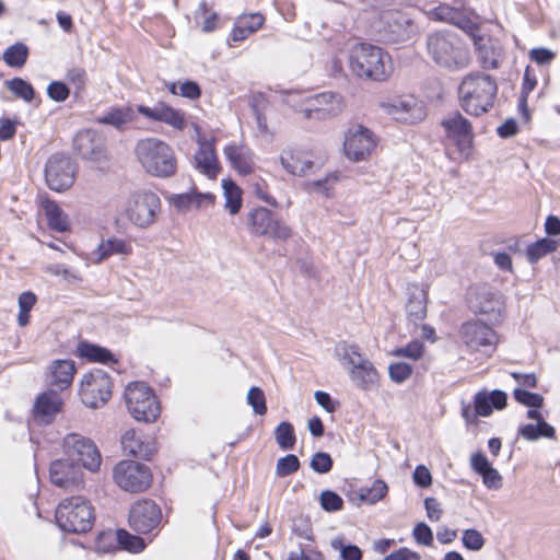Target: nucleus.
<instances>
[{
    "mask_svg": "<svg viewBox=\"0 0 560 560\" xmlns=\"http://www.w3.org/2000/svg\"><path fill=\"white\" fill-rule=\"evenodd\" d=\"M161 211L159 196L147 189L133 191L125 201L121 213L138 229L152 226Z\"/></svg>",
    "mask_w": 560,
    "mask_h": 560,
    "instance_id": "nucleus-7",
    "label": "nucleus"
},
{
    "mask_svg": "<svg viewBox=\"0 0 560 560\" xmlns=\"http://www.w3.org/2000/svg\"><path fill=\"white\" fill-rule=\"evenodd\" d=\"M113 479L124 491L139 493L152 482V475L145 465L133 460H120L113 468Z\"/></svg>",
    "mask_w": 560,
    "mask_h": 560,
    "instance_id": "nucleus-10",
    "label": "nucleus"
},
{
    "mask_svg": "<svg viewBox=\"0 0 560 560\" xmlns=\"http://www.w3.org/2000/svg\"><path fill=\"white\" fill-rule=\"evenodd\" d=\"M427 51L434 63L450 71L469 67L471 56L467 46L452 32H435L428 36Z\"/></svg>",
    "mask_w": 560,
    "mask_h": 560,
    "instance_id": "nucleus-1",
    "label": "nucleus"
},
{
    "mask_svg": "<svg viewBox=\"0 0 560 560\" xmlns=\"http://www.w3.org/2000/svg\"><path fill=\"white\" fill-rule=\"evenodd\" d=\"M412 536L418 545L431 546L433 542V533L425 523H418L412 530Z\"/></svg>",
    "mask_w": 560,
    "mask_h": 560,
    "instance_id": "nucleus-61",
    "label": "nucleus"
},
{
    "mask_svg": "<svg viewBox=\"0 0 560 560\" xmlns=\"http://www.w3.org/2000/svg\"><path fill=\"white\" fill-rule=\"evenodd\" d=\"M51 482L66 490H77L83 486V471L79 464L70 459H57L50 464Z\"/></svg>",
    "mask_w": 560,
    "mask_h": 560,
    "instance_id": "nucleus-19",
    "label": "nucleus"
},
{
    "mask_svg": "<svg viewBox=\"0 0 560 560\" xmlns=\"http://www.w3.org/2000/svg\"><path fill=\"white\" fill-rule=\"evenodd\" d=\"M122 450L135 457L150 459L155 453V444L152 441H144L132 429L127 430L121 436Z\"/></svg>",
    "mask_w": 560,
    "mask_h": 560,
    "instance_id": "nucleus-32",
    "label": "nucleus"
},
{
    "mask_svg": "<svg viewBox=\"0 0 560 560\" xmlns=\"http://www.w3.org/2000/svg\"><path fill=\"white\" fill-rule=\"evenodd\" d=\"M197 12L205 15L201 23V31L203 33L213 32L218 27V14L214 12L209 13L206 2L199 4Z\"/></svg>",
    "mask_w": 560,
    "mask_h": 560,
    "instance_id": "nucleus-62",
    "label": "nucleus"
},
{
    "mask_svg": "<svg viewBox=\"0 0 560 560\" xmlns=\"http://www.w3.org/2000/svg\"><path fill=\"white\" fill-rule=\"evenodd\" d=\"M381 107L394 119L406 124L421 121L427 115L424 104L413 95H401L383 102Z\"/></svg>",
    "mask_w": 560,
    "mask_h": 560,
    "instance_id": "nucleus-16",
    "label": "nucleus"
},
{
    "mask_svg": "<svg viewBox=\"0 0 560 560\" xmlns=\"http://www.w3.org/2000/svg\"><path fill=\"white\" fill-rule=\"evenodd\" d=\"M138 112L151 120L164 122L179 131L187 126L185 113L163 102L156 103L152 107L139 105Z\"/></svg>",
    "mask_w": 560,
    "mask_h": 560,
    "instance_id": "nucleus-22",
    "label": "nucleus"
},
{
    "mask_svg": "<svg viewBox=\"0 0 560 560\" xmlns=\"http://www.w3.org/2000/svg\"><path fill=\"white\" fill-rule=\"evenodd\" d=\"M28 49L24 44L18 43L5 49L3 61L10 67H22L25 65Z\"/></svg>",
    "mask_w": 560,
    "mask_h": 560,
    "instance_id": "nucleus-43",
    "label": "nucleus"
},
{
    "mask_svg": "<svg viewBox=\"0 0 560 560\" xmlns=\"http://www.w3.org/2000/svg\"><path fill=\"white\" fill-rule=\"evenodd\" d=\"M428 290L424 287L413 284L408 289L407 316L410 322L421 323L427 316Z\"/></svg>",
    "mask_w": 560,
    "mask_h": 560,
    "instance_id": "nucleus-28",
    "label": "nucleus"
},
{
    "mask_svg": "<svg viewBox=\"0 0 560 560\" xmlns=\"http://www.w3.org/2000/svg\"><path fill=\"white\" fill-rule=\"evenodd\" d=\"M350 380L361 389L370 390L378 382V373L373 363L364 359L360 364L349 370Z\"/></svg>",
    "mask_w": 560,
    "mask_h": 560,
    "instance_id": "nucleus-34",
    "label": "nucleus"
},
{
    "mask_svg": "<svg viewBox=\"0 0 560 560\" xmlns=\"http://www.w3.org/2000/svg\"><path fill=\"white\" fill-rule=\"evenodd\" d=\"M458 337L469 351H493L499 343L497 332L479 319L464 322L458 329Z\"/></svg>",
    "mask_w": 560,
    "mask_h": 560,
    "instance_id": "nucleus-13",
    "label": "nucleus"
},
{
    "mask_svg": "<svg viewBox=\"0 0 560 560\" xmlns=\"http://www.w3.org/2000/svg\"><path fill=\"white\" fill-rule=\"evenodd\" d=\"M62 399L55 390H47L38 396L34 406V416L42 423H50L60 411Z\"/></svg>",
    "mask_w": 560,
    "mask_h": 560,
    "instance_id": "nucleus-27",
    "label": "nucleus"
},
{
    "mask_svg": "<svg viewBox=\"0 0 560 560\" xmlns=\"http://www.w3.org/2000/svg\"><path fill=\"white\" fill-rule=\"evenodd\" d=\"M74 373V361L68 359L55 360L48 368L47 382L52 386L65 389L72 384Z\"/></svg>",
    "mask_w": 560,
    "mask_h": 560,
    "instance_id": "nucleus-30",
    "label": "nucleus"
},
{
    "mask_svg": "<svg viewBox=\"0 0 560 560\" xmlns=\"http://www.w3.org/2000/svg\"><path fill=\"white\" fill-rule=\"evenodd\" d=\"M224 154L231 166L240 174L247 175L254 170V154L245 145L230 144L224 148Z\"/></svg>",
    "mask_w": 560,
    "mask_h": 560,
    "instance_id": "nucleus-31",
    "label": "nucleus"
},
{
    "mask_svg": "<svg viewBox=\"0 0 560 560\" xmlns=\"http://www.w3.org/2000/svg\"><path fill=\"white\" fill-rule=\"evenodd\" d=\"M382 38L390 43H402L410 38L412 24L405 15L395 12L385 15Z\"/></svg>",
    "mask_w": 560,
    "mask_h": 560,
    "instance_id": "nucleus-25",
    "label": "nucleus"
},
{
    "mask_svg": "<svg viewBox=\"0 0 560 560\" xmlns=\"http://www.w3.org/2000/svg\"><path fill=\"white\" fill-rule=\"evenodd\" d=\"M482 482L488 489L498 490L502 487V476L492 466L486 470L482 475Z\"/></svg>",
    "mask_w": 560,
    "mask_h": 560,
    "instance_id": "nucleus-64",
    "label": "nucleus"
},
{
    "mask_svg": "<svg viewBox=\"0 0 560 560\" xmlns=\"http://www.w3.org/2000/svg\"><path fill=\"white\" fill-rule=\"evenodd\" d=\"M133 118V113L129 107L116 108L107 113L100 119L101 122L112 125L116 128H121Z\"/></svg>",
    "mask_w": 560,
    "mask_h": 560,
    "instance_id": "nucleus-46",
    "label": "nucleus"
},
{
    "mask_svg": "<svg viewBox=\"0 0 560 560\" xmlns=\"http://www.w3.org/2000/svg\"><path fill=\"white\" fill-rule=\"evenodd\" d=\"M474 44L479 51V62L485 69H497L499 61L493 48L483 43L481 37L474 36Z\"/></svg>",
    "mask_w": 560,
    "mask_h": 560,
    "instance_id": "nucleus-42",
    "label": "nucleus"
},
{
    "mask_svg": "<svg viewBox=\"0 0 560 560\" xmlns=\"http://www.w3.org/2000/svg\"><path fill=\"white\" fill-rule=\"evenodd\" d=\"M247 404L253 408L255 415L264 416L267 412L266 396L260 387L253 386L246 395Z\"/></svg>",
    "mask_w": 560,
    "mask_h": 560,
    "instance_id": "nucleus-47",
    "label": "nucleus"
},
{
    "mask_svg": "<svg viewBox=\"0 0 560 560\" xmlns=\"http://www.w3.org/2000/svg\"><path fill=\"white\" fill-rule=\"evenodd\" d=\"M300 468V460L299 458L293 454H288L283 457H280L277 460L276 465V475L278 477H287L295 471H298Z\"/></svg>",
    "mask_w": 560,
    "mask_h": 560,
    "instance_id": "nucleus-51",
    "label": "nucleus"
},
{
    "mask_svg": "<svg viewBox=\"0 0 560 560\" xmlns=\"http://www.w3.org/2000/svg\"><path fill=\"white\" fill-rule=\"evenodd\" d=\"M75 175L77 166L69 156L54 154L46 162L45 180L54 191L68 190L74 184Z\"/></svg>",
    "mask_w": 560,
    "mask_h": 560,
    "instance_id": "nucleus-14",
    "label": "nucleus"
},
{
    "mask_svg": "<svg viewBox=\"0 0 560 560\" xmlns=\"http://www.w3.org/2000/svg\"><path fill=\"white\" fill-rule=\"evenodd\" d=\"M116 540L124 549L130 552H140L145 548V544L142 538L133 536L126 530L117 532Z\"/></svg>",
    "mask_w": 560,
    "mask_h": 560,
    "instance_id": "nucleus-50",
    "label": "nucleus"
},
{
    "mask_svg": "<svg viewBox=\"0 0 560 560\" xmlns=\"http://www.w3.org/2000/svg\"><path fill=\"white\" fill-rule=\"evenodd\" d=\"M555 433V428L546 421L537 422V424H524L518 429V435L527 441H535L541 436L552 439Z\"/></svg>",
    "mask_w": 560,
    "mask_h": 560,
    "instance_id": "nucleus-39",
    "label": "nucleus"
},
{
    "mask_svg": "<svg viewBox=\"0 0 560 560\" xmlns=\"http://www.w3.org/2000/svg\"><path fill=\"white\" fill-rule=\"evenodd\" d=\"M167 200L178 212H188L212 206L215 196L192 189L190 192L171 195Z\"/></svg>",
    "mask_w": 560,
    "mask_h": 560,
    "instance_id": "nucleus-26",
    "label": "nucleus"
},
{
    "mask_svg": "<svg viewBox=\"0 0 560 560\" xmlns=\"http://www.w3.org/2000/svg\"><path fill=\"white\" fill-rule=\"evenodd\" d=\"M276 442L282 450H292L296 442L294 428L290 422L283 421L275 430Z\"/></svg>",
    "mask_w": 560,
    "mask_h": 560,
    "instance_id": "nucleus-41",
    "label": "nucleus"
},
{
    "mask_svg": "<svg viewBox=\"0 0 560 560\" xmlns=\"http://www.w3.org/2000/svg\"><path fill=\"white\" fill-rule=\"evenodd\" d=\"M376 147L377 137L363 125H353L345 133L343 152L350 161H366Z\"/></svg>",
    "mask_w": 560,
    "mask_h": 560,
    "instance_id": "nucleus-12",
    "label": "nucleus"
},
{
    "mask_svg": "<svg viewBox=\"0 0 560 560\" xmlns=\"http://www.w3.org/2000/svg\"><path fill=\"white\" fill-rule=\"evenodd\" d=\"M37 301L36 295L31 291H25L20 294L18 303H19V315H18V324L21 327H24L30 322V311L33 308Z\"/></svg>",
    "mask_w": 560,
    "mask_h": 560,
    "instance_id": "nucleus-45",
    "label": "nucleus"
},
{
    "mask_svg": "<svg viewBox=\"0 0 560 560\" xmlns=\"http://www.w3.org/2000/svg\"><path fill=\"white\" fill-rule=\"evenodd\" d=\"M195 161L197 168L208 176L209 178H215L220 165L215 155L214 145L211 141L202 140L199 142V149L195 154Z\"/></svg>",
    "mask_w": 560,
    "mask_h": 560,
    "instance_id": "nucleus-33",
    "label": "nucleus"
},
{
    "mask_svg": "<svg viewBox=\"0 0 560 560\" xmlns=\"http://www.w3.org/2000/svg\"><path fill=\"white\" fill-rule=\"evenodd\" d=\"M319 503L323 510L327 512L340 511L343 506L342 498L330 490H325L319 495Z\"/></svg>",
    "mask_w": 560,
    "mask_h": 560,
    "instance_id": "nucleus-53",
    "label": "nucleus"
},
{
    "mask_svg": "<svg viewBox=\"0 0 560 560\" xmlns=\"http://www.w3.org/2000/svg\"><path fill=\"white\" fill-rule=\"evenodd\" d=\"M94 520L92 504L80 495L65 499L56 510V522L65 532L86 533L92 528Z\"/></svg>",
    "mask_w": 560,
    "mask_h": 560,
    "instance_id": "nucleus-6",
    "label": "nucleus"
},
{
    "mask_svg": "<svg viewBox=\"0 0 560 560\" xmlns=\"http://www.w3.org/2000/svg\"><path fill=\"white\" fill-rule=\"evenodd\" d=\"M66 79L74 86L75 94H78L85 89L88 74L85 69L81 67H72L67 71Z\"/></svg>",
    "mask_w": 560,
    "mask_h": 560,
    "instance_id": "nucleus-56",
    "label": "nucleus"
},
{
    "mask_svg": "<svg viewBox=\"0 0 560 560\" xmlns=\"http://www.w3.org/2000/svg\"><path fill=\"white\" fill-rule=\"evenodd\" d=\"M77 353L79 357L86 359L90 362L103 364L117 363V359L108 349L88 341L79 342Z\"/></svg>",
    "mask_w": 560,
    "mask_h": 560,
    "instance_id": "nucleus-36",
    "label": "nucleus"
},
{
    "mask_svg": "<svg viewBox=\"0 0 560 560\" xmlns=\"http://www.w3.org/2000/svg\"><path fill=\"white\" fill-rule=\"evenodd\" d=\"M113 383L109 375L94 369L85 373L81 381V399L90 408L96 409L104 406L112 396Z\"/></svg>",
    "mask_w": 560,
    "mask_h": 560,
    "instance_id": "nucleus-11",
    "label": "nucleus"
},
{
    "mask_svg": "<svg viewBox=\"0 0 560 560\" xmlns=\"http://www.w3.org/2000/svg\"><path fill=\"white\" fill-rule=\"evenodd\" d=\"M223 196L225 199L224 207L230 214H236L242 208V190L231 179L222 180Z\"/></svg>",
    "mask_w": 560,
    "mask_h": 560,
    "instance_id": "nucleus-37",
    "label": "nucleus"
},
{
    "mask_svg": "<svg viewBox=\"0 0 560 560\" xmlns=\"http://www.w3.org/2000/svg\"><path fill=\"white\" fill-rule=\"evenodd\" d=\"M389 377L395 383H404L412 374V366L408 363H392L388 368Z\"/></svg>",
    "mask_w": 560,
    "mask_h": 560,
    "instance_id": "nucleus-57",
    "label": "nucleus"
},
{
    "mask_svg": "<svg viewBox=\"0 0 560 560\" xmlns=\"http://www.w3.org/2000/svg\"><path fill=\"white\" fill-rule=\"evenodd\" d=\"M431 20L445 22L457 26L466 33L472 34L477 30V24L471 21L464 10L442 3L429 11Z\"/></svg>",
    "mask_w": 560,
    "mask_h": 560,
    "instance_id": "nucleus-24",
    "label": "nucleus"
},
{
    "mask_svg": "<svg viewBox=\"0 0 560 560\" xmlns=\"http://www.w3.org/2000/svg\"><path fill=\"white\" fill-rule=\"evenodd\" d=\"M250 234L264 236L275 242L287 241L292 236V229L276 213L265 207L250 209L244 219Z\"/></svg>",
    "mask_w": 560,
    "mask_h": 560,
    "instance_id": "nucleus-8",
    "label": "nucleus"
},
{
    "mask_svg": "<svg viewBox=\"0 0 560 560\" xmlns=\"http://www.w3.org/2000/svg\"><path fill=\"white\" fill-rule=\"evenodd\" d=\"M462 541L465 548L472 551L481 550L486 542L481 533L474 528L463 532Z\"/></svg>",
    "mask_w": 560,
    "mask_h": 560,
    "instance_id": "nucleus-55",
    "label": "nucleus"
},
{
    "mask_svg": "<svg viewBox=\"0 0 560 560\" xmlns=\"http://www.w3.org/2000/svg\"><path fill=\"white\" fill-rule=\"evenodd\" d=\"M392 354L395 357H406L412 360H418L423 354V345L418 340H412L407 346L395 349Z\"/></svg>",
    "mask_w": 560,
    "mask_h": 560,
    "instance_id": "nucleus-58",
    "label": "nucleus"
},
{
    "mask_svg": "<svg viewBox=\"0 0 560 560\" xmlns=\"http://www.w3.org/2000/svg\"><path fill=\"white\" fill-rule=\"evenodd\" d=\"M470 307L479 314H499L502 310L501 296L487 288L478 289L469 299Z\"/></svg>",
    "mask_w": 560,
    "mask_h": 560,
    "instance_id": "nucleus-29",
    "label": "nucleus"
},
{
    "mask_svg": "<svg viewBox=\"0 0 560 560\" xmlns=\"http://www.w3.org/2000/svg\"><path fill=\"white\" fill-rule=\"evenodd\" d=\"M125 400L137 421L152 422L160 415V405L153 390L143 382H132L125 389Z\"/></svg>",
    "mask_w": 560,
    "mask_h": 560,
    "instance_id": "nucleus-9",
    "label": "nucleus"
},
{
    "mask_svg": "<svg viewBox=\"0 0 560 560\" xmlns=\"http://www.w3.org/2000/svg\"><path fill=\"white\" fill-rule=\"evenodd\" d=\"M349 68L355 77L374 81L386 80L394 70L390 56L381 47L366 43L351 48Z\"/></svg>",
    "mask_w": 560,
    "mask_h": 560,
    "instance_id": "nucleus-3",
    "label": "nucleus"
},
{
    "mask_svg": "<svg viewBox=\"0 0 560 560\" xmlns=\"http://www.w3.org/2000/svg\"><path fill=\"white\" fill-rule=\"evenodd\" d=\"M279 160L282 168L294 176H306L314 168L312 154L298 147L282 149Z\"/></svg>",
    "mask_w": 560,
    "mask_h": 560,
    "instance_id": "nucleus-21",
    "label": "nucleus"
},
{
    "mask_svg": "<svg viewBox=\"0 0 560 560\" xmlns=\"http://www.w3.org/2000/svg\"><path fill=\"white\" fill-rule=\"evenodd\" d=\"M162 512L159 505L150 500L136 502L129 512V525L139 534H148L161 523Z\"/></svg>",
    "mask_w": 560,
    "mask_h": 560,
    "instance_id": "nucleus-18",
    "label": "nucleus"
},
{
    "mask_svg": "<svg viewBox=\"0 0 560 560\" xmlns=\"http://www.w3.org/2000/svg\"><path fill=\"white\" fill-rule=\"evenodd\" d=\"M335 351L339 361L343 365H347L348 371L360 364L365 359L360 352V348L355 345L342 342L337 345Z\"/></svg>",
    "mask_w": 560,
    "mask_h": 560,
    "instance_id": "nucleus-40",
    "label": "nucleus"
},
{
    "mask_svg": "<svg viewBox=\"0 0 560 560\" xmlns=\"http://www.w3.org/2000/svg\"><path fill=\"white\" fill-rule=\"evenodd\" d=\"M48 225L57 232H66L70 229L68 215L58 206V203L48 198L40 201Z\"/></svg>",
    "mask_w": 560,
    "mask_h": 560,
    "instance_id": "nucleus-35",
    "label": "nucleus"
},
{
    "mask_svg": "<svg viewBox=\"0 0 560 560\" xmlns=\"http://www.w3.org/2000/svg\"><path fill=\"white\" fill-rule=\"evenodd\" d=\"M338 177L335 174H328L325 177L316 180H310L306 183V189L308 192H316L324 196H328L330 190L337 183Z\"/></svg>",
    "mask_w": 560,
    "mask_h": 560,
    "instance_id": "nucleus-48",
    "label": "nucleus"
},
{
    "mask_svg": "<svg viewBox=\"0 0 560 560\" xmlns=\"http://www.w3.org/2000/svg\"><path fill=\"white\" fill-rule=\"evenodd\" d=\"M559 242L552 238L544 237L526 248V257L530 264H536L546 255L557 250Z\"/></svg>",
    "mask_w": 560,
    "mask_h": 560,
    "instance_id": "nucleus-38",
    "label": "nucleus"
},
{
    "mask_svg": "<svg viewBox=\"0 0 560 560\" xmlns=\"http://www.w3.org/2000/svg\"><path fill=\"white\" fill-rule=\"evenodd\" d=\"M133 247L129 240L110 236L100 242L97 247L90 254L92 264H101L112 256L128 257L132 254Z\"/></svg>",
    "mask_w": 560,
    "mask_h": 560,
    "instance_id": "nucleus-23",
    "label": "nucleus"
},
{
    "mask_svg": "<svg viewBox=\"0 0 560 560\" xmlns=\"http://www.w3.org/2000/svg\"><path fill=\"white\" fill-rule=\"evenodd\" d=\"M8 89L18 97L25 102H31L34 98L33 86L20 78H14L7 82Z\"/></svg>",
    "mask_w": 560,
    "mask_h": 560,
    "instance_id": "nucleus-49",
    "label": "nucleus"
},
{
    "mask_svg": "<svg viewBox=\"0 0 560 560\" xmlns=\"http://www.w3.org/2000/svg\"><path fill=\"white\" fill-rule=\"evenodd\" d=\"M135 154L143 170L156 177H170L176 173L177 160L174 150L161 139L148 137L139 140Z\"/></svg>",
    "mask_w": 560,
    "mask_h": 560,
    "instance_id": "nucleus-5",
    "label": "nucleus"
},
{
    "mask_svg": "<svg viewBox=\"0 0 560 560\" xmlns=\"http://www.w3.org/2000/svg\"><path fill=\"white\" fill-rule=\"evenodd\" d=\"M388 491V487L385 481L376 479L373 481L370 488L361 489L359 498L369 504H375L381 501Z\"/></svg>",
    "mask_w": 560,
    "mask_h": 560,
    "instance_id": "nucleus-44",
    "label": "nucleus"
},
{
    "mask_svg": "<svg viewBox=\"0 0 560 560\" xmlns=\"http://www.w3.org/2000/svg\"><path fill=\"white\" fill-rule=\"evenodd\" d=\"M476 413L480 417H488L492 413V404L487 393H478L475 396Z\"/></svg>",
    "mask_w": 560,
    "mask_h": 560,
    "instance_id": "nucleus-63",
    "label": "nucleus"
},
{
    "mask_svg": "<svg viewBox=\"0 0 560 560\" xmlns=\"http://www.w3.org/2000/svg\"><path fill=\"white\" fill-rule=\"evenodd\" d=\"M497 92V82L490 74L468 73L458 88L460 106L467 114L479 116L493 106Z\"/></svg>",
    "mask_w": 560,
    "mask_h": 560,
    "instance_id": "nucleus-2",
    "label": "nucleus"
},
{
    "mask_svg": "<svg viewBox=\"0 0 560 560\" xmlns=\"http://www.w3.org/2000/svg\"><path fill=\"white\" fill-rule=\"evenodd\" d=\"M332 549L340 551L342 560H362V551L358 546L343 545L341 538H335L330 541Z\"/></svg>",
    "mask_w": 560,
    "mask_h": 560,
    "instance_id": "nucleus-52",
    "label": "nucleus"
},
{
    "mask_svg": "<svg viewBox=\"0 0 560 560\" xmlns=\"http://www.w3.org/2000/svg\"><path fill=\"white\" fill-rule=\"evenodd\" d=\"M284 103L304 119L322 121L338 116L345 109L343 96L335 92H323L306 97L285 92Z\"/></svg>",
    "mask_w": 560,
    "mask_h": 560,
    "instance_id": "nucleus-4",
    "label": "nucleus"
},
{
    "mask_svg": "<svg viewBox=\"0 0 560 560\" xmlns=\"http://www.w3.org/2000/svg\"><path fill=\"white\" fill-rule=\"evenodd\" d=\"M69 94V88L61 81H54L47 86V95L55 102H65Z\"/></svg>",
    "mask_w": 560,
    "mask_h": 560,
    "instance_id": "nucleus-60",
    "label": "nucleus"
},
{
    "mask_svg": "<svg viewBox=\"0 0 560 560\" xmlns=\"http://www.w3.org/2000/svg\"><path fill=\"white\" fill-rule=\"evenodd\" d=\"M310 466L317 474H327L332 467V459L328 453L317 452L313 455Z\"/></svg>",
    "mask_w": 560,
    "mask_h": 560,
    "instance_id": "nucleus-59",
    "label": "nucleus"
},
{
    "mask_svg": "<svg viewBox=\"0 0 560 560\" xmlns=\"http://www.w3.org/2000/svg\"><path fill=\"white\" fill-rule=\"evenodd\" d=\"M447 139L454 143L463 158H468L472 147L470 122L459 113L451 114L442 121Z\"/></svg>",
    "mask_w": 560,
    "mask_h": 560,
    "instance_id": "nucleus-17",
    "label": "nucleus"
},
{
    "mask_svg": "<svg viewBox=\"0 0 560 560\" xmlns=\"http://www.w3.org/2000/svg\"><path fill=\"white\" fill-rule=\"evenodd\" d=\"M63 446L68 456L78 459L85 469L93 472L100 469L102 456L92 440L71 433L65 438Z\"/></svg>",
    "mask_w": 560,
    "mask_h": 560,
    "instance_id": "nucleus-15",
    "label": "nucleus"
},
{
    "mask_svg": "<svg viewBox=\"0 0 560 560\" xmlns=\"http://www.w3.org/2000/svg\"><path fill=\"white\" fill-rule=\"evenodd\" d=\"M513 396L517 402L530 408H539L544 402V397L541 395L530 393L522 388H515L513 390Z\"/></svg>",
    "mask_w": 560,
    "mask_h": 560,
    "instance_id": "nucleus-54",
    "label": "nucleus"
},
{
    "mask_svg": "<svg viewBox=\"0 0 560 560\" xmlns=\"http://www.w3.org/2000/svg\"><path fill=\"white\" fill-rule=\"evenodd\" d=\"M73 145L78 154L84 160L101 162L106 158L105 139L96 130L79 131L73 139Z\"/></svg>",
    "mask_w": 560,
    "mask_h": 560,
    "instance_id": "nucleus-20",
    "label": "nucleus"
}]
</instances>
